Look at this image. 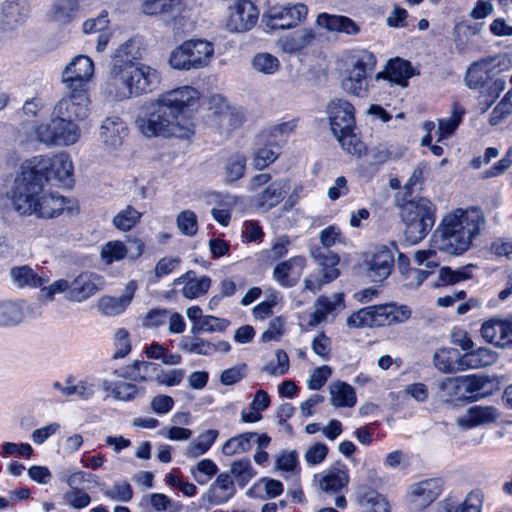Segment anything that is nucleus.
Masks as SVG:
<instances>
[{
    "label": "nucleus",
    "mask_w": 512,
    "mask_h": 512,
    "mask_svg": "<svg viewBox=\"0 0 512 512\" xmlns=\"http://www.w3.org/2000/svg\"><path fill=\"white\" fill-rule=\"evenodd\" d=\"M436 206L427 198L405 202L400 216L405 224L404 236L411 244H417L426 237L435 223Z\"/></svg>",
    "instance_id": "39448f33"
},
{
    "label": "nucleus",
    "mask_w": 512,
    "mask_h": 512,
    "mask_svg": "<svg viewBox=\"0 0 512 512\" xmlns=\"http://www.w3.org/2000/svg\"><path fill=\"white\" fill-rule=\"evenodd\" d=\"M177 226L180 232L186 236H193L198 230L196 214L191 210L182 211L177 216Z\"/></svg>",
    "instance_id": "680f3d73"
},
{
    "label": "nucleus",
    "mask_w": 512,
    "mask_h": 512,
    "mask_svg": "<svg viewBox=\"0 0 512 512\" xmlns=\"http://www.w3.org/2000/svg\"><path fill=\"white\" fill-rule=\"evenodd\" d=\"M65 204V198L63 196L42 189L33 214L38 218H54L62 213Z\"/></svg>",
    "instance_id": "bb28decb"
},
{
    "label": "nucleus",
    "mask_w": 512,
    "mask_h": 512,
    "mask_svg": "<svg viewBox=\"0 0 512 512\" xmlns=\"http://www.w3.org/2000/svg\"><path fill=\"white\" fill-rule=\"evenodd\" d=\"M27 161L44 183L52 176L65 185L73 181V163L65 153H59L52 158L39 155Z\"/></svg>",
    "instance_id": "9d476101"
},
{
    "label": "nucleus",
    "mask_w": 512,
    "mask_h": 512,
    "mask_svg": "<svg viewBox=\"0 0 512 512\" xmlns=\"http://www.w3.org/2000/svg\"><path fill=\"white\" fill-rule=\"evenodd\" d=\"M331 403L335 407H353L357 402L353 386H329Z\"/></svg>",
    "instance_id": "49530a36"
},
{
    "label": "nucleus",
    "mask_w": 512,
    "mask_h": 512,
    "mask_svg": "<svg viewBox=\"0 0 512 512\" xmlns=\"http://www.w3.org/2000/svg\"><path fill=\"white\" fill-rule=\"evenodd\" d=\"M9 275L13 283L20 288H37L47 282V280L38 276V274L28 265L12 267L9 271Z\"/></svg>",
    "instance_id": "c9c22d12"
},
{
    "label": "nucleus",
    "mask_w": 512,
    "mask_h": 512,
    "mask_svg": "<svg viewBox=\"0 0 512 512\" xmlns=\"http://www.w3.org/2000/svg\"><path fill=\"white\" fill-rule=\"evenodd\" d=\"M315 35L310 29H302L290 36L279 39V47L286 53H296L310 45Z\"/></svg>",
    "instance_id": "e433bc0d"
},
{
    "label": "nucleus",
    "mask_w": 512,
    "mask_h": 512,
    "mask_svg": "<svg viewBox=\"0 0 512 512\" xmlns=\"http://www.w3.org/2000/svg\"><path fill=\"white\" fill-rule=\"evenodd\" d=\"M309 255L320 267L322 277L306 278L304 280V289L316 293L324 284L335 280L340 275V271L337 268L340 258L332 251L322 250L319 246H312L309 250Z\"/></svg>",
    "instance_id": "9b49d317"
},
{
    "label": "nucleus",
    "mask_w": 512,
    "mask_h": 512,
    "mask_svg": "<svg viewBox=\"0 0 512 512\" xmlns=\"http://www.w3.org/2000/svg\"><path fill=\"white\" fill-rule=\"evenodd\" d=\"M307 14V6L297 3L294 5L272 6L263 17L266 19V26L271 30L292 29L303 22Z\"/></svg>",
    "instance_id": "f8f14e48"
},
{
    "label": "nucleus",
    "mask_w": 512,
    "mask_h": 512,
    "mask_svg": "<svg viewBox=\"0 0 512 512\" xmlns=\"http://www.w3.org/2000/svg\"><path fill=\"white\" fill-rule=\"evenodd\" d=\"M256 432H245L228 439L222 446V453L226 456L248 452L252 448V441Z\"/></svg>",
    "instance_id": "a19ab883"
},
{
    "label": "nucleus",
    "mask_w": 512,
    "mask_h": 512,
    "mask_svg": "<svg viewBox=\"0 0 512 512\" xmlns=\"http://www.w3.org/2000/svg\"><path fill=\"white\" fill-rule=\"evenodd\" d=\"M158 367L154 363L134 362L121 369V376L133 382H148L155 379Z\"/></svg>",
    "instance_id": "f704fd0d"
},
{
    "label": "nucleus",
    "mask_w": 512,
    "mask_h": 512,
    "mask_svg": "<svg viewBox=\"0 0 512 512\" xmlns=\"http://www.w3.org/2000/svg\"><path fill=\"white\" fill-rule=\"evenodd\" d=\"M134 43L126 41L114 53L102 93L112 100L137 97L155 90L160 83L158 71L135 61Z\"/></svg>",
    "instance_id": "f03ea898"
},
{
    "label": "nucleus",
    "mask_w": 512,
    "mask_h": 512,
    "mask_svg": "<svg viewBox=\"0 0 512 512\" xmlns=\"http://www.w3.org/2000/svg\"><path fill=\"white\" fill-rule=\"evenodd\" d=\"M251 64L257 72L265 75L275 74L281 67L279 59L268 52L255 54L251 60Z\"/></svg>",
    "instance_id": "c03bdc74"
},
{
    "label": "nucleus",
    "mask_w": 512,
    "mask_h": 512,
    "mask_svg": "<svg viewBox=\"0 0 512 512\" xmlns=\"http://www.w3.org/2000/svg\"><path fill=\"white\" fill-rule=\"evenodd\" d=\"M64 499L74 509H83L91 503L90 495L81 488L73 487L64 494Z\"/></svg>",
    "instance_id": "69168bd1"
},
{
    "label": "nucleus",
    "mask_w": 512,
    "mask_h": 512,
    "mask_svg": "<svg viewBox=\"0 0 512 512\" xmlns=\"http://www.w3.org/2000/svg\"><path fill=\"white\" fill-rule=\"evenodd\" d=\"M446 402L453 407H463L493 393L494 386H451Z\"/></svg>",
    "instance_id": "6ab92c4d"
},
{
    "label": "nucleus",
    "mask_w": 512,
    "mask_h": 512,
    "mask_svg": "<svg viewBox=\"0 0 512 512\" xmlns=\"http://www.w3.org/2000/svg\"><path fill=\"white\" fill-rule=\"evenodd\" d=\"M465 109L457 102L453 103L451 115L448 118L440 119L438 123V141L451 135L462 121Z\"/></svg>",
    "instance_id": "37998d69"
},
{
    "label": "nucleus",
    "mask_w": 512,
    "mask_h": 512,
    "mask_svg": "<svg viewBox=\"0 0 512 512\" xmlns=\"http://www.w3.org/2000/svg\"><path fill=\"white\" fill-rule=\"evenodd\" d=\"M287 191L288 181L283 178L277 179L257 194L256 203L261 208L272 209L284 199Z\"/></svg>",
    "instance_id": "cd10ccee"
},
{
    "label": "nucleus",
    "mask_w": 512,
    "mask_h": 512,
    "mask_svg": "<svg viewBox=\"0 0 512 512\" xmlns=\"http://www.w3.org/2000/svg\"><path fill=\"white\" fill-rule=\"evenodd\" d=\"M368 275L373 281L386 279L394 265V256L390 249L383 246L378 248L370 258L366 259Z\"/></svg>",
    "instance_id": "aec40b11"
},
{
    "label": "nucleus",
    "mask_w": 512,
    "mask_h": 512,
    "mask_svg": "<svg viewBox=\"0 0 512 512\" xmlns=\"http://www.w3.org/2000/svg\"><path fill=\"white\" fill-rule=\"evenodd\" d=\"M512 113V90L493 109L489 122L495 126L501 123L508 115Z\"/></svg>",
    "instance_id": "052dcab7"
},
{
    "label": "nucleus",
    "mask_w": 512,
    "mask_h": 512,
    "mask_svg": "<svg viewBox=\"0 0 512 512\" xmlns=\"http://www.w3.org/2000/svg\"><path fill=\"white\" fill-rule=\"evenodd\" d=\"M327 113L333 135L348 133L354 130L355 109L347 100H331L327 106Z\"/></svg>",
    "instance_id": "a211bd4d"
},
{
    "label": "nucleus",
    "mask_w": 512,
    "mask_h": 512,
    "mask_svg": "<svg viewBox=\"0 0 512 512\" xmlns=\"http://www.w3.org/2000/svg\"><path fill=\"white\" fill-rule=\"evenodd\" d=\"M218 472L216 463L211 459H202L191 468V474L200 485L207 484Z\"/></svg>",
    "instance_id": "3c124183"
},
{
    "label": "nucleus",
    "mask_w": 512,
    "mask_h": 512,
    "mask_svg": "<svg viewBox=\"0 0 512 512\" xmlns=\"http://www.w3.org/2000/svg\"><path fill=\"white\" fill-rule=\"evenodd\" d=\"M104 495L111 500L129 502L133 498V489L126 481L118 482L115 483L111 489L106 490Z\"/></svg>",
    "instance_id": "0e129e2a"
},
{
    "label": "nucleus",
    "mask_w": 512,
    "mask_h": 512,
    "mask_svg": "<svg viewBox=\"0 0 512 512\" xmlns=\"http://www.w3.org/2000/svg\"><path fill=\"white\" fill-rule=\"evenodd\" d=\"M68 91L69 95L55 104L50 122L37 126L35 133L40 142L69 146L80 139L79 122L88 117L90 100L86 91Z\"/></svg>",
    "instance_id": "7ed1b4c3"
},
{
    "label": "nucleus",
    "mask_w": 512,
    "mask_h": 512,
    "mask_svg": "<svg viewBox=\"0 0 512 512\" xmlns=\"http://www.w3.org/2000/svg\"><path fill=\"white\" fill-rule=\"evenodd\" d=\"M357 498L367 512H390V504L386 497L368 485L358 487Z\"/></svg>",
    "instance_id": "2f4dec72"
},
{
    "label": "nucleus",
    "mask_w": 512,
    "mask_h": 512,
    "mask_svg": "<svg viewBox=\"0 0 512 512\" xmlns=\"http://www.w3.org/2000/svg\"><path fill=\"white\" fill-rule=\"evenodd\" d=\"M127 135L125 123L117 116L107 117L100 128L102 142L109 147L116 148L123 142Z\"/></svg>",
    "instance_id": "c85d7f7f"
},
{
    "label": "nucleus",
    "mask_w": 512,
    "mask_h": 512,
    "mask_svg": "<svg viewBox=\"0 0 512 512\" xmlns=\"http://www.w3.org/2000/svg\"><path fill=\"white\" fill-rule=\"evenodd\" d=\"M236 494V487L229 472H221L207 491V498L212 505L227 503Z\"/></svg>",
    "instance_id": "4be33fe9"
},
{
    "label": "nucleus",
    "mask_w": 512,
    "mask_h": 512,
    "mask_svg": "<svg viewBox=\"0 0 512 512\" xmlns=\"http://www.w3.org/2000/svg\"><path fill=\"white\" fill-rule=\"evenodd\" d=\"M279 156L278 147L269 144L260 147L255 152L254 166L257 169H263L272 164Z\"/></svg>",
    "instance_id": "4d7b16f0"
},
{
    "label": "nucleus",
    "mask_w": 512,
    "mask_h": 512,
    "mask_svg": "<svg viewBox=\"0 0 512 512\" xmlns=\"http://www.w3.org/2000/svg\"><path fill=\"white\" fill-rule=\"evenodd\" d=\"M246 161L242 154H234L225 159L222 165L224 182L230 184L240 180L245 175Z\"/></svg>",
    "instance_id": "4c0bfd02"
},
{
    "label": "nucleus",
    "mask_w": 512,
    "mask_h": 512,
    "mask_svg": "<svg viewBox=\"0 0 512 512\" xmlns=\"http://www.w3.org/2000/svg\"><path fill=\"white\" fill-rule=\"evenodd\" d=\"M414 75V69L411 63L401 58L390 60L385 71L378 72L375 76L376 80H388L402 87L408 85V79Z\"/></svg>",
    "instance_id": "393cba45"
},
{
    "label": "nucleus",
    "mask_w": 512,
    "mask_h": 512,
    "mask_svg": "<svg viewBox=\"0 0 512 512\" xmlns=\"http://www.w3.org/2000/svg\"><path fill=\"white\" fill-rule=\"evenodd\" d=\"M442 492V479L429 478L411 485L406 499L411 510L423 512L439 498Z\"/></svg>",
    "instance_id": "4468645a"
},
{
    "label": "nucleus",
    "mask_w": 512,
    "mask_h": 512,
    "mask_svg": "<svg viewBox=\"0 0 512 512\" xmlns=\"http://www.w3.org/2000/svg\"><path fill=\"white\" fill-rule=\"evenodd\" d=\"M497 361V353L489 348L481 347L472 349L470 352L465 353L460 358V364L464 368H480L492 365Z\"/></svg>",
    "instance_id": "473e14b6"
},
{
    "label": "nucleus",
    "mask_w": 512,
    "mask_h": 512,
    "mask_svg": "<svg viewBox=\"0 0 512 512\" xmlns=\"http://www.w3.org/2000/svg\"><path fill=\"white\" fill-rule=\"evenodd\" d=\"M77 10V0H57L54 4L53 18L59 23H67L75 16Z\"/></svg>",
    "instance_id": "5fc2aeb1"
},
{
    "label": "nucleus",
    "mask_w": 512,
    "mask_h": 512,
    "mask_svg": "<svg viewBox=\"0 0 512 512\" xmlns=\"http://www.w3.org/2000/svg\"><path fill=\"white\" fill-rule=\"evenodd\" d=\"M435 257L436 251L434 250H419L414 254L415 262L420 266L424 265L427 269H408L405 274L408 286H419L431 274V269L438 266Z\"/></svg>",
    "instance_id": "5701e85b"
},
{
    "label": "nucleus",
    "mask_w": 512,
    "mask_h": 512,
    "mask_svg": "<svg viewBox=\"0 0 512 512\" xmlns=\"http://www.w3.org/2000/svg\"><path fill=\"white\" fill-rule=\"evenodd\" d=\"M489 79V73L485 69V66L479 63H473L469 66L465 82L470 89H481L484 88Z\"/></svg>",
    "instance_id": "603ef678"
},
{
    "label": "nucleus",
    "mask_w": 512,
    "mask_h": 512,
    "mask_svg": "<svg viewBox=\"0 0 512 512\" xmlns=\"http://www.w3.org/2000/svg\"><path fill=\"white\" fill-rule=\"evenodd\" d=\"M229 473L240 489L245 488L257 474L251 460L246 457L233 461Z\"/></svg>",
    "instance_id": "ea45409f"
},
{
    "label": "nucleus",
    "mask_w": 512,
    "mask_h": 512,
    "mask_svg": "<svg viewBox=\"0 0 512 512\" xmlns=\"http://www.w3.org/2000/svg\"><path fill=\"white\" fill-rule=\"evenodd\" d=\"M229 325V322L225 319L217 318L214 316L203 317L198 325L192 327V333L197 334L200 331L205 332H216L223 331Z\"/></svg>",
    "instance_id": "e2e57ef3"
},
{
    "label": "nucleus",
    "mask_w": 512,
    "mask_h": 512,
    "mask_svg": "<svg viewBox=\"0 0 512 512\" xmlns=\"http://www.w3.org/2000/svg\"><path fill=\"white\" fill-rule=\"evenodd\" d=\"M485 86V91H482L480 95V103L485 105V109H488L504 90L505 81L502 79H495L489 84L487 83Z\"/></svg>",
    "instance_id": "bf43d9fd"
},
{
    "label": "nucleus",
    "mask_w": 512,
    "mask_h": 512,
    "mask_svg": "<svg viewBox=\"0 0 512 512\" xmlns=\"http://www.w3.org/2000/svg\"><path fill=\"white\" fill-rule=\"evenodd\" d=\"M347 471H329L320 481V486L325 492L338 493L348 485Z\"/></svg>",
    "instance_id": "de8ad7c7"
},
{
    "label": "nucleus",
    "mask_w": 512,
    "mask_h": 512,
    "mask_svg": "<svg viewBox=\"0 0 512 512\" xmlns=\"http://www.w3.org/2000/svg\"><path fill=\"white\" fill-rule=\"evenodd\" d=\"M411 316V310L405 305H373L360 309L347 318L349 327H380L404 323Z\"/></svg>",
    "instance_id": "6e6552de"
},
{
    "label": "nucleus",
    "mask_w": 512,
    "mask_h": 512,
    "mask_svg": "<svg viewBox=\"0 0 512 512\" xmlns=\"http://www.w3.org/2000/svg\"><path fill=\"white\" fill-rule=\"evenodd\" d=\"M128 305L120 297L104 296L99 300L98 309L106 316L122 313Z\"/></svg>",
    "instance_id": "13d9d810"
},
{
    "label": "nucleus",
    "mask_w": 512,
    "mask_h": 512,
    "mask_svg": "<svg viewBox=\"0 0 512 512\" xmlns=\"http://www.w3.org/2000/svg\"><path fill=\"white\" fill-rule=\"evenodd\" d=\"M500 416L498 409L494 406L475 405L468 408L464 417L459 419V424L467 429L495 423Z\"/></svg>",
    "instance_id": "a878e982"
},
{
    "label": "nucleus",
    "mask_w": 512,
    "mask_h": 512,
    "mask_svg": "<svg viewBox=\"0 0 512 512\" xmlns=\"http://www.w3.org/2000/svg\"><path fill=\"white\" fill-rule=\"evenodd\" d=\"M316 22L330 32L355 35L360 31L359 26L347 16L322 13L318 15Z\"/></svg>",
    "instance_id": "7c9ffc66"
},
{
    "label": "nucleus",
    "mask_w": 512,
    "mask_h": 512,
    "mask_svg": "<svg viewBox=\"0 0 512 512\" xmlns=\"http://www.w3.org/2000/svg\"><path fill=\"white\" fill-rule=\"evenodd\" d=\"M460 354L458 350L443 348L434 353L433 360L437 369L445 373H451L459 369H464L460 364Z\"/></svg>",
    "instance_id": "58836bf2"
},
{
    "label": "nucleus",
    "mask_w": 512,
    "mask_h": 512,
    "mask_svg": "<svg viewBox=\"0 0 512 512\" xmlns=\"http://www.w3.org/2000/svg\"><path fill=\"white\" fill-rule=\"evenodd\" d=\"M43 186L44 181L41 176L26 160L22 164L21 172L16 176L14 187L11 190L10 198L14 209L22 215H32Z\"/></svg>",
    "instance_id": "0eeeda50"
},
{
    "label": "nucleus",
    "mask_w": 512,
    "mask_h": 512,
    "mask_svg": "<svg viewBox=\"0 0 512 512\" xmlns=\"http://www.w3.org/2000/svg\"><path fill=\"white\" fill-rule=\"evenodd\" d=\"M245 120V113L241 107H230L220 119L219 125L225 130H231L240 126Z\"/></svg>",
    "instance_id": "338daca9"
},
{
    "label": "nucleus",
    "mask_w": 512,
    "mask_h": 512,
    "mask_svg": "<svg viewBox=\"0 0 512 512\" xmlns=\"http://www.w3.org/2000/svg\"><path fill=\"white\" fill-rule=\"evenodd\" d=\"M482 493L479 490L471 491L463 503L453 509V512H481Z\"/></svg>",
    "instance_id": "774afa93"
},
{
    "label": "nucleus",
    "mask_w": 512,
    "mask_h": 512,
    "mask_svg": "<svg viewBox=\"0 0 512 512\" xmlns=\"http://www.w3.org/2000/svg\"><path fill=\"white\" fill-rule=\"evenodd\" d=\"M103 278L92 272H82L73 280L59 279L42 288L41 297L52 301L57 293H64L70 302L82 303L103 288Z\"/></svg>",
    "instance_id": "423d86ee"
},
{
    "label": "nucleus",
    "mask_w": 512,
    "mask_h": 512,
    "mask_svg": "<svg viewBox=\"0 0 512 512\" xmlns=\"http://www.w3.org/2000/svg\"><path fill=\"white\" fill-rule=\"evenodd\" d=\"M219 435L218 430L208 429L198 436V439L189 446V455L198 457L205 454L215 443Z\"/></svg>",
    "instance_id": "09e8293b"
},
{
    "label": "nucleus",
    "mask_w": 512,
    "mask_h": 512,
    "mask_svg": "<svg viewBox=\"0 0 512 512\" xmlns=\"http://www.w3.org/2000/svg\"><path fill=\"white\" fill-rule=\"evenodd\" d=\"M375 65V56L367 51L362 52L343 82L344 89L355 96H365L368 90V77L374 71Z\"/></svg>",
    "instance_id": "ddd939ff"
},
{
    "label": "nucleus",
    "mask_w": 512,
    "mask_h": 512,
    "mask_svg": "<svg viewBox=\"0 0 512 512\" xmlns=\"http://www.w3.org/2000/svg\"><path fill=\"white\" fill-rule=\"evenodd\" d=\"M141 217V212L133 206L127 205L113 217L112 224L117 230L128 232L140 222Z\"/></svg>",
    "instance_id": "79ce46f5"
},
{
    "label": "nucleus",
    "mask_w": 512,
    "mask_h": 512,
    "mask_svg": "<svg viewBox=\"0 0 512 512\" xmlns=\"http://www.w3.org/2000/svg\"><path fill=\"white\" fill-rule=\"evenodd\" d=\"M259 10L250 0H238L228 7L225 27L229 32L244 33L257 23Z\"/></svg>",
    "instance_id": "2eb2a0df"
},
{
    "label": "nucleus",
    "mask_w": 512,
    "mask_h": 512,
    "mask_svg": "<svg viewBox=\"0 0 512 512\" xmlns=\"http://www.w3.org/2000/svg\"><path fill=\"white\" fill-rule=\"evenodd\" d=\"M486 225L483 211L476 206L457 208L446 214L432 235L434 246L451 255L467 251Z\"/></svg>",
    "instance_id": "20e7f679"
},
{
    "label": "nucleus",
    "mask_w": 512,
    "mask_h": 512,
    "mask_svg": "<svg viewBox=\"0 0 512 512\" xmlns=\"http://www.w3.org/2000/svg\"><path fill=\"white\" fill-rule=\"evenodd\" d=\"M342 149L351 155L361 157L366 152L365 144L353 133H339L334 135Z\"/></svg>",
    "instance_id": "864d4df0"
},
{
    "label": "nucleus",
    "mask_w": 512,
    "mask_h": 512,
    "mask_svg": "<svg viewBox=\"0 0 512 512\" xmlns=\"http://www.w3.org/2000/svg\"><path fill=\"white\" fill-rule=\"evenodd\" d=\"M129 246L119 240H112L104 244L100 251V258L106 265H111L128 258L134 261L139 258L145 248V244L141 239L134 238L128 240Z\"/></svg>",
    "instance_id": "f3484780"
},
{
    "label": "nucleus",
    "mask_w": 512,
    "mask_h": 512,
    "mask_svg": "<svg viewBox=\"0 0 512 512\" xmlns=\"http://www.w3.org/2000/svg\"><path fill=\"white\" fill-rule=\"evenodd\" d=\"M305 262L301 256L283 261L274 267L273 278L283 287H293L302 275Z\"/></svg>",
    "instance_id": "412c9836"
},
{
    "label": "nucleus",
    "mask_w": 512,
    "mask_h": 512,
    "mask_svg": "<svg viewBox=\"0 0 512 512\" xmlns=\"http://www.w3.org/2000/svg\"><path fill=\"white\" fill-rule=\"evenodd\" d=\"M23 309L14 301L0 302V326L15 325L22 321Z\"/></svg>",
    "instance_id": "a18cd8bd"
},
{
    "label": "nucleus",
    "mask_w": 512,
    "mask_h": 512,
    "mask_svg": "<svg viewBox=\"0 0 512 512\" xmlns=\"http://www.w3.org/2000/svg\"><path fill=\"white\" fill-rule=\"evenodd\" d=\"M504 330L505 320L494 318L483 323L481 334L488 342L502 347L501 338H503Z\"/></svg>",
    "instance_id": "8fccbe9b"
},
{
    "label": "nucleus",
    "mask_w": 512,
    "mask_h": 512,
    "mask_svg": "<svg viewBox=\"0 0 512 512\" xmlns=\"http://www.w3.org/2000/svg\"><path fill=\"white\" fill-rule=\"evenodd\" d=\"M28 14V0H6L2 4V22L10 29L22 24Z\"/></svg>",
    "instance_id": "c756f323"
},
{
    "label": "nucleus",
    "mask_w": 512,
    "mask_h": 512,
    "mask_svg": "<svg viewBox=\"0 0 512 512\" xmlns=\"http://www.w3.org/2000/svg\"><path fill=\"white\" fill-rule=\"evenodd\" d=\"M469 269V266L462 267L458 270H452L449 267H443L439 271L438 281L435 283V285L440 286L455 284L462 280L468 279L470 277Z\"/></svg>",
    "instance_id": "6e6d98bb"
},
{
    "label": "nucleus",
    "mask_w": 512,
    "mask_h": 512,
    "mask_svg": "<svg viewBox=\"0 0 512 512\" xmlns=\"http://www.w3.org/2000/svg\"><path fill=\"white\" fill-rule=\"evenodd\" d=\"M142 10L146 15L176 17L182 11V0H142Z\"/></svg>",
    "instance_id": "72a5a7b5"
},
{
    "label": "nucleus",
    "mask_w": 512,
    "mask_h": 512,
    "mask_svg": "<svg viewBox=\"0 0 512 512\" xmlns=\"http://www.w3.org/2000/svg\"><path fill=\"white\" fill-rule=\"evenodd\" d=\"M199 98L200 93L192 86L165 91L138 115L136 128L149 138L162 136L188 139L195 133L193 111Z\"/></svg>",
    "instance_id": "f257e3e1"
},
{
    "label": "nucleus",
    "mask_w": 512,
    "mask_h": 512,
    "mask_svg": "<svg viewBox=\"0 0 512 512\" xmlns=\"http://www.w3.org/2000/svg\"><path fill=\"white\" fill-rule=\"evenodd\" d=\"M173 285H182V295L187 299H194L205 294L209 290L211 280L205 275L197 277L195 271L189 270L182 276L174 279Z\"/></svg>",
    "instance_id": "b1692460"
},
{
    "label": "nucleus",
    "mask_w": 512,
    "mask_h": 512,
    "mask_svg": "<svg viewBox=\"0 0 512 512\" xmlns=\"http://www.w3.org/2000/svg\"><path fill=\"white\" fill-rule=\"evenodd\" d=\"M94 74L92 60L84 55L76 56L62 73L67 90L86 91L85 86Z\"/></svg>",
    "instance_id": "dca6fc26"
},
{
    "label": "nucleus",
    "mask_w": 512,
    "mask_h": 512,
    "mask_svg": "<svg viewBox=\"0 0 512 512\" xmlns=\"http://www.w3.org/2000/svg\"><path fill=\"white\" fill-rule=\"evenodd\" d=\"M214 57V44L205 39H190L175 48L169 58L170 65L177 70L200 69Z\"/></svg>",
    "instance_id": "1a4fd4ad"
}]
</instances>
